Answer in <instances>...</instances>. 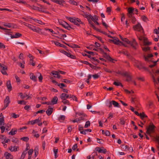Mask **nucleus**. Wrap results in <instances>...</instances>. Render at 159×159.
<instances>
[{
  "instance_id": "nucleus-1",
  "label": "nucleus",
  "mask_w": 159,
  "mask_h": 159,
  "mask_svg": "<svg viewBox=\"0 0 159 159\" xmlns=\"http://www.w3.org/2000/svg\"><path fill=\"white\" fill-rule=\"evenodd\" d=\"M66 18L69 20L71 22L74 23L75 25L79 26L80 24H84V23L81 21V20L79 18L75 17L71 18L67 17Z\"/></svg>"
},
{
  "instance_id": "nucleus-2",
  "label": "nucleus",
  "mask_w": 159,
  "mask_h": 159,
  "mask_svg": "<svg viewBox=\"0 0 159 159\" xmlns=\"http://www.w3.org/2000/svg\"><path fill=\"white\" fill-rule=\"evenodd\" d=\"M155 128L156 127L153 123H151L148 127L147 128L146 133L148 135L151 136L152 133L154 132Z\"/></svg>"
},
{
  "instance_id": "nucleus-3",
  "label": "nucleus",
  "mask_w": 159,
  "mask_h": 159,
  "mask_svg": "<svg viewBox=\"0 0 159 159\" xmlns=\"http://www.w3.org/2000/svg\"><path fill=\"white\" fill-rule=\"evenodd\" d=\"M25 25L33 31L39 33L40 34H43L42 32H40L41 30L39 28H37L33 25L28 23H26Z\"/></svg>"
},
{
  "instance_id": "nucleus-4",
  "label": "nucleus",
  "mask_w": 159,
  "mask_h": 159,
  "mask_svg": "<svg viewBox=\"0 0 159 159\" xmlns=\"http://www.w3.org/2000/svg\"><path fill=\"white\" fill-rule=\"evenodd\" d=\"M99 49L100 51V52L103 54V57L106 58L109 61L112 62V63H114V61H116L114 59L112 58L110 56L107 55V54L104 52V50L101 48H100Z\"/></svg>"
},
{
  "instance_id": "nucleus-5",
  "label": "nucleus",
  "mask_w": 159,
  "mask_h": 159,
  "mask_svg": "<svg viewBox=\"0 0 159 159\" xmlns=\"http://www.w3.org/2000/svg\"><path fill=\"white\" fill-rule=\"evenodd\" d=\"M117 73L120 74L123 76L126 77L127 79L126 80L127 81L129 82L130 81L132 80L131 76L129 72H122L121 71H119L117 72Z\"/></svg>"
},
{
  "instance_id": "nucleus-6",
  "label": "nucleus",
  "mask_w": 159,
  "mask_h": 159,
  "mask_svg": "<svg viewBox=\"0 0 159 159\" xmlns=\"http://www.w3.org/2000/svg\"><path fill=\"white\" fill-rule=\"evenodd\" d=\"M129 42L128 43V44L130 45L135 50L137 49V47L138 46V43L136 42L135 39H133L131 41H129Z\"/></svg>"
},
{
  "instance_id": "nucleus-7",
  "label": "nucleus",
  "mask_w": 159,
  "mask_h": 159,
  "mask_svg": "<svg viewBox=\"0 0 159 159\" xmlns=\"http://www.w3.org/2000/svg\"><path fill=\"white\" fill-rule=\"evenodd\" d=\"M10 102V98L9 96H7L4 100V106L2 108V110H5L8 106Z\"/></svg>"
},
{
  "instance_id": "nucleus-8",
  "label": "nucleus",
  "mask_w": 159,
  "mask_h": 159,
  "mask_svg": "<svg viewBox=\"0 0 159 159\" xmlns=\"http://www.w3.org/2000/svg\"><path fill=\"white\" fill-rule=\"evenodd\" d=\"M95 149L96 151L98 152L99 153H102L104 154H105L107 152V150L106 149L104 148L103 147L101 148L97 147L95 148Z\"/></svg>"
},
{
  "instance_id": "nucleus-9",
  "label": "nucleus",
  "mask_w": 159,
  "mask_h": 159,
  "mask_svg": "<svg viewBox=\"0 0 159 159\" xmlns=\"http://www.w3.org/2000/svg\"><path fill=\"white\" fill-rule=\"evenodd\" d=\"M133 28L134 30L139 31H140L141 30H143L142 26L139 23H138L136 25H134L133 26Z\"/></svg>"
},
{
  "instance_id": "nucleus-10",
  "label": "nucleus",
  "mask_w": 159,
  "mask_h": 159,
  "mask_svg": "<svg viewBox=\"0 0 159 159\" xmlns=\"http://www.w3.org/2000/svg\"><path fill=\"white\" fill-rule=\"evenodd\" d=\"M109 39L110 42H112L114 44L117 45L123 44V42L120 41L119 40H116V39Z\"/></svg>"
},
{
  "instance_id": "nucleus-11",
  "label": "nucleus",
  "mask_w": 159,
  "mask_h": 159,
  "mask_svg": "<svg viewBox=\"0 0 159 159\" xmlns=\"http://www.w3.org/2000/svg\"><path fill=\"white\" fill-rule=\"evenodd\" d=\"M153 55L152 54H148V55H144L143 58L145 60L148 62H150L152 60H149V59L153 57Z\"/></svg>"
},
{
  "instance_id": "nucleus-12",
  "label": "nucleus",
  "mask_w": 159,
  "mask_h": 159,
  "mask_svg": "<svg viewBox=\"0 0 159 159\" xmlns=\"http://www.w3.org/2000/svg\"><path fill=\"white\" fill-rule=\"evenodd\" d=\"M51 75H53L54 77L57 78H60L61 76L59 74V73L57 71L54 70L51 73Z\"/></svg>"
},
{
  "instance_id": "nucleus-13",
  "label": "nucleus",
  "mask_w": 159,
  "mask_h": 159,
  "mask_svg": "<svg viewBox=\"0 0 159 159\" xmlns=\"http://www.w3.org/2000/svg\"><path fill=\"white\" fill-rule=\"evenodd\" d=\"M51 1L56 3L60 5V6H63V3H65V1L64 0H51Z\"/></svg>"
},
{
  "instance_id": "nucleus-14",
  "label": "nucleus",
  "mask_w": 159,
  "mask_h": 159,
  "mask_svg": "<svg viewBox=\"0 0 159 159\" xmlns=\"http://www.w3.org/2000/svg\"><path fill=\"white\" fill-rule=\"evenodd\" d=\"M4 156L6 159H13V156L10 153L7 152H5L4 154Z\"/></svg>"
},
{
  "instance_id": "nucleus-15",
  "label": "nucleus",
  "mask_w": 159,
  "mask_h": 159,
  "mask_svg": "<svg viewBox=\"0 0 159 159\" xmlns=\"http://www.w3.org/2000/svg\"><path fill=\"white\" fill-rule=\"evenodd\" d=\"M48 108L46 111V112L47 115L48 116L51 115L53 111V108H50V107H48Z\"/></svg>"
},
{
  "instance_id": "nucleus-16",
  "label": "nucleus",
  "mask_w": 159,
  "mask_h": 159,
  "mask_svg": "<svg viewBox=\"0 0 159 159\" xmlns=\"http://www.w3.org/2000/svg\"><path fill=\"white\" fill-rule=\"evenodd\" d=\"M70 94H67L65 93H62L60 96V98L61 99H67L70 98Z\"/></svg>"
},
{
  "instance_id": "nucleus-17",
  "label": "nucleus",
  "mask_w": 159,
  "mask_h": 159,
  "mask_svg": "<svg viewBox=\"0 0 159 159\" xmlns=\"http://www.w3.org/2000/svg\"><path fill=\"white\" fill-rule=\"evenodd\" d=\"M58 99L57 96H55L52 99L51 102L52 105L56 104L57 102Z\"/></svg>"
},
{
  "instance_id": "nucleus-18",
  "label": "nucleus",
  "mask_w": 159,
  "mask_h": 159,
  "mask_svg": "<svg viewBox=\"0 0 159 159\" xmlns=\"http://www.w3.org/2000/svg\"><path fill=\"white\" fill-rule=\"evenodd\" d=\"M21 36L22 34L19 33H16L14 35L11 34V37L12 39L18 38Z\"/></svg>"
},
{
  "instance_id": "nucleus-19",
  "label": "nucleus",
  "mask_w": 159,
  "mask_h": 159,
  "mask_svg": "<svg viewBox=\"0 0 159 159\" xmlns=\"http://www.w3.org/2000/svg\"><path fill=\"white\" fill-rule=\"evenodd\" d=\"M30 79L34 82H36L37 80L36 76L34 75L33 73H30Z\"/></svg>"
},
{
  "instance_id": "nucleus-20",
  "label": "nucleus",
  "mask_w": 159,
  "mask_h": 159,
  "mask_svg": "<svg viewBox=\"0 0 159 159\" xmlns=\"http://www.w3.org/2000/svg\"><path fill=\"white\" fill-rule=\"evenodd\" d=\"M7 70V67L6 66H4V67H3L2 70H1V72L4 75H7V74L6 70Z\"/></svg>"
},
{
  "instance_id": "nucleus-21",
  "label": "nucleus",
  "mask_w": 159,
  "mask_h": 159,
  "mask_svg": "<svg viewBox=\"0 0 159 159\" xmlns=\"http://www.w3.org/2000/svg\"><path fill=\"white\" fill-rule=\"evenodd\" d=\"M7 87L8 89V90L9 92H10L12 90V87L11 84V82L10 81H8L7 83Z\"/></svg>"
},
{
  "instance_id": "nucleus-22",
  "label": "nucleus",
  "mask_w": 159,
  "mask_h": 159,
  "mask_svg": "<svg viewBox=\"0 0 159 159\" xmlns=\"http://www.w3.org/2000/svg\"><path fill=\"white\" fill-rule=\"evenodd\" d=\"M17 148H19L18 147L14 146L13 147L12 146H11L9 148V149L11 152H16L17 151Z\"/></svg>"
},
{
  "instance_id": "nucleus-23",
  "label": "nucleus",
  "mask_w": 159,
  "mask_h": 159,
  "mask_svg": "<svg viewBox=\"0 0 159 159\" xmlns=\"http://www.w3.org/2000/svg\"><path fill=\"white\" fill-rule=\"evenodd\" d=\"M3 25L8 28L14 27V25L11 23H4Z\"/></svg>"
},
{
  "instance_id": "nucleus-24",
  "label": "nucleus",
  "mask_w": 159,
  "mask_h": 159,
  "mask_svg": "<svg viewBox=\"0 0 159 159\" xmlns=\"http://www.w3.org/2000/svg\"><path fill=\"white\" fill-rule=\"evenodd\" d=\"M17 131L16 129H12L11 131L9 133V134L12 135H13L16 134Z\"/></svg>"
},
{
  "instance_id": "nucleus-25",
  "label": "nucleus",
  "mask_w": 159,
  "mask_h": 159,
  "mask_svg": "<svg viewBox=\"0 0 159 159\" xmlns=\"http://www.w3.org/2000/svg\"><path fill=\"white\" fill-rule=\"evenodd\" d=\"M137 67L139 70H141L142 69H143L145 70H147V68L143 66L141 63H140L139 64L137 65Z\"/></svg>"
},
{
  "instance_id": "nucleus-26",
  "label": "nucleus",
  "mask_w": 159,
  "mask_h": 159,
  "mask_svg": "<svg viewBox=\"0 0 159 159\" xmlns=\"http://www.w3.org/2000/svg\"><path fill=\"white\" fill-rule=\"evenodd\" d=\"M31 19H33L34 21L36 22H37L40 25H44L45 23H44L41 20L36 19H33V18H31Z\"/></svg>"
},
{
  "instance_id": "nucleus-27",
  "label": "nucleus",
  "mask_w": 159,
  "mask_h": 159,
  "mask_svg": "<svg viewBox=\"0 0 159 159\" xmlns=\"http://www.w3.org/2000/svg\"><path fill=\"white\" fill-rule=\"evenodd\" d=\"M112 104L116 107H120V105L119 103L115 101H112Z\"/></svg>"
},
{
  "instance_id": "nucleus-28",
  "label": "nucleus",
  "mask_w": 159,
  "mask_h": 159,
  "mask_svg": "<svg viewBox=\"0 0 159 159\" xmlns=\"http://www.w3.org/2000/svg\"><path fill=\"white\" fill-rule=\"evenodd\" d=\"M119 36L120 37V38L122 41L126 43L127 44L129 42V40L127 38H123L120 35H119Z\"/></svg>"
},
{
  "instance_id": "nucleus-29",
  "label": "nucleus",
  "mask_w": 159,
  "mask_h": 159,
  "mask_svg": "<svg viewBox=\"0 0 159 159\" xmlns=\"http://www.w3.org/2000/svg\"><path fill=\"white\" fill-rule=\"evenodd\" d=\"M34 157H36L39 154V148L38 147H36L34 149Z\"/></svg>"
},
{
  "instance_id": "nucleus-30",
  "label": "nucleus",
  "mask_w": 159,
  "mask_h": 159,
  "mask_svg": "<svg viewBox=\"0 0 159 159\" xmlns=\"http://www.w3.org/2000/svg\"><path fill=\"white\" fill-rule=\"evenodd\" d=\"M134 9L132 7H129L128 8V13L129 14H134V13H133V12L134 11Z\"/></svg>"
},
{
  "instance_id": "nucleus-31",
  "label": "nucleus",
  "mask_w": 159,
  "mask_h": 159,
  "mask_svg": "<svg viewBox=\"0 0 159 159\" xmlns=\"http://www.w3.org/2000/svg\"><path fill=\"white\" fill-rule=\"evenodd\" d=\"M83 16L84 17L86 18L87 20L89 19H91V18L93 17L91 15H88L85 13L84 15H83Z\"/></svg>"
},
{
  "instance_id": "nucleus-32",
  "label": "nucleus",
  "mask_w": 159,
  "mask_h": 159,
  "mask_svg": "<svg viewBox=\"0 0 159 159\" xmlns=\"http://www.w3.org/2000/svg\"><path fill=\"white\" fill-rule=\"evenodd\" d=\"M27 7H30V8L33 9L34 10H37L38 9H39L38 7L35 6H31L30 5L28 4Z\"/></svg>"
},
{
  "instance_id": "nucleus-33",
  "label": "nucleus",
  "mask_w": 159,
  "mask_h": 159,
  "mask_svg": "<svg viewBox=\"0 0 159 159\" xmlns=\"http://www.w3.org/2000/svg\"><path fill=\"white\" fill-rule=\"evenodd\" d=\"M70 98H72L73 100L75 101L76 102L78 101L77 98L74 95L70 94Z\"/></svg>"
},
{
  "instance_id": "nucleus-34",
  "label": "nucleus",
  "mask_w": 159,
  "mask_h": 159,
  "mask_svg": "<svg viewBox=\"0 0 159 159\" xmlns=\"http://www.w3.org/2000/svg\"><path fill=\"white\" fill-rule=\"evenodd\" d=\"M57 85L61 89H63L64 87H66V85L64 84V83H61L57 84Z\"/></svg>"
},
{
  "instance_id": "nucleus-35",
  "label": "nucleus",
  "mask_w": 159,
  "mask_h": 159,
  "mask_svg": "<svg viewBox=\"0 0 159 159\" xmlns=\"http://www.w3.org/2000/svg\"><path fill=\"white\" fill-rule=\"evenodd\" d=\"M62 102L64 104H67L69 105L70 104L69 101L66 99H62Z\"/></svg>"
},
{
  "instance_id": "nucleus-36",
  "label": "nucleus",
  "mask_w": 159,
  "mask_h": 159,
  "mask_svg": "<svg viewBox=\"0 0 159 159\" xmlns=\"http://www.w3.org/2000/svg\"><path fill=\"white\" fill-rule=\"evenodd\" d=\"M106 103V105L109 108H111L112 107V101H107Z\"/></svg>"
},
{
  "instance_id": "nucleus-37",
  "label": "nucleus",
  "mask_w": 159,
  "mask_h": 159,
  "mask_svg": "<svg viewBox=\"0 0 159 159\" xmlns=\"http://www.w3.org/2000/svg\"><path fill=\"white\" fill-rule=\"evenodd\" d=\"M113 84L116 86H120L122 87H123V85L120 82L115 81L113 83Z\"/></svg>"
},
{
  "instance_id": "nucleus-38",
  "label": "nucleus",
  "mask_w": 159,
  "mask_h": 159,
  "mask_svg": "<svg viewBox=\"0 0 159 159\" xmlns=\"http://www.w3.org/2000/svg\"><path fill=\"white\" fill-rule=\"evenodd\" d=\"M29 138L28 137H24L20 138V139L25 142H28L29 140Z\"/></svg>"
},
{
  "instance_id": "nucleus-39",
  "label": "nucleus",
  "mask_w": 159,
  "mask_h": 159,
  "mask_svg": "<svg viewBox=\"0 0 159 159\" xmlns=\"http://www.w3.org/2000/svg\"><path fill=\"white\" fill-rule=\"evenodd\" d=\"M97 140L98 143L101 144H103V143L104 142V140L102 139H99L98 138H97Z\"/></svg>"
},
{
  "instance_id": "nucleus-40",
  "label": "nucleus",
  "mask_w": 159,
  "mask_h": 159,
  "mask_svg": "<svg viewBox=\"0 0 159 159\" xmlns=\"http://www.w3.org/2000/svg\"><path fill=\"white\" fill-rule=\"evenodd\" d=\"M120 53H122L127 56L128 57L130 56V54H128V52L127 51H121L119 52Z\"/></svg>"
},
{
  "instance_id": "nucleus-41",
  "label": "nucleus",
  "mask_w": 159,
  "mask_h": 159,
  "mask_svg": "<svg viewBox=\"0 0 159 159\" xmlns=\"http://www.w3.org/2000/svg\"><path fill=\"white\" fill-rule=\"evenodd\" d=\"M61 81L63 82H64L67 84H70L71 82V81L70 80H69L67 79H63Z\"/></svg>"
},
{
  "instance_id": "nucleus-42",
  "label": "nucleus",
  "mask_w": 159,
  "mask_h": 159,
  "mask_svg": "<svg viewBox=\"0 0 159 159\" xmlns=\"http://www.w3.org/2000/svg\"><path fill=\"white\" fill-rule=\"evenodd\" d=\"M90 121H89V120H88L86 122V123L84 127L85 128H87L89 126H90Z\"/></svg>"
},
{
  "instance_id": "nucleus-43",
  "label": "nucleus",
  "mask_w": 159,
  "mask_h": 159,
  "mask_svg": "<svg viewBox=\"0 0 159 159\" xmlns=\"http://www.w3.org/2000/svg\"><path fill=\"white\" fill-rule=\"evenodd\" d=\"M16 2L18 3H23L25 4H27V3L25 1H22V0H15Z\"/></svg>"
},
{
  "instance_id": "nucleus-44",
  "label": "nucleus",
  "mask_w": 159,
  "mask_h": 159,
  "mask_svg": "<svg viewBox=\"0 0 159 159\" xmlns=\"http://www.w3.org/2000/svg\"><path fill=\"white\" fill-rule=\"evenodd\" d=\"M26 153L27 152L24 151L22 154L20 159H23L25 157Z\"/></svg>"
},
{
  "instance_id": "nucleus-45",
  "label": "nucleus",
  "mask_w": 159,
  "mask_h": 159,
  "mask_svg": "<svg viewBox=\"0 0 159 159\" xmlns=\"http://www.w3.org/2000/svg\"><path fill=\"white\" fill-rule=\"evenodd\" d=\"M53 151L54 153L55 158H56L58 157V156H57L58 149H54Z\"/></svg>"
},
{
  "instance_id": "nucleus-46",
  "label": "nucleus",
  "mask_w": 159,
  "mask_h": 159,
  "mask_svg": "<svg viewBox=\"0 0 159 159\" xmlns=\"http://www.w3.org/2000/svg\"><path fill=\"white\" fill-rule=\"evenodd\" d=\"M4 118H1V119L0 120V127L2 126V125H4Z\"/></svg>"
},
{
  "instance_id": "nucleus-47",
  "label": "nucleus",
  "mask_w": 159,
  "mask_h": 159,
  "mask_svg": "<svg viewBox=\"0 0 159 159\" xmlns=\"http://www.w3.org/2000/svg\"><path fill=\"white\" fill-rule=\"evenodd\" d=\"M142 19L144 22H147L148 20V19L145 16H143L141 17Z\"/></svg>"
},
{
  "instance_id": "nucleus-48",
  "label": "nucleus",
  "mask_w": 159,
  "mask_h": 159,
  "mask_svg": "<svg viewBox=\"0 0 159 159\" xmlns=\"http://www.w3.org/2000/svg\"><path fill=\"white\" fill-rule=\"evenodd\" d=\"M12 142L16 143H19V140L17 138H15L12 139Z\"/></svg>"
},
{
  "instance_id": "nucleus-49",
  "label": "nucleus",
  "mask_w": 159,
  "mask_h": 159,
  "mask_svg": "<svg viewBox=\"0 0 159 159\" xmlns=\"http://www.w3.org/2000/svg\"><path fill=\"white\" fill-rule=\"evenodd\" d=\"M65 118V116L64 115H61L58 118V120H64Z\"/></svg>"
},
{
  "instance_id": "nucleus-50",
  "label": "nucleus",
  "mask_w": 159,
  "mask_h": 159,
  "mask_svg": "<svg viewBox=\"0 0 159 159\" xmlns=\"http://www.w3.org/2000/svg\"><path fill=\"white\" fill-rule=\"evenodd\" d=\"M69 3L70 4H72L73 5H77V2H76L74 0H70L69 1Z\"/></svg>"
},
{
  "instance_id": "nucleus-51",
  "label": "nucleus",
  "mask_w": 159,
  "mask_h": 159,
  "mask_svg": "<svg viewBox=\"0 0 159 159\" xmlns=\"http://www.w3.org/2000/svg\"><path fill=\"white\" fill-rule=\"evenodd\" d=\"M139 116H140L141 118L142 119L144 117H147V116H146L143 112L142 113H140Z\"/></svg>"
},
{
  "instance_id": "nucleus-52",
  "label": "nucleus",
  "mask_w": 159,
  "mask_h": 159,
  "mask_svg": "<svg viewBox=\"0 0 159 159\" xmlns=\"http://www.w3.org/2000/svg\"><path fill=\"white\" fill-rule=\"evenodd\" d=\"M120 124L122 125H124L125 123V121L124 119L123 118H121L120 119Z\"/></svg>"
},
{
  "instance_id": "nucleus-53",
  "label": "nucleus",
  "mask_w": 159,
  "mask_h": 159,
  "mask_svg": "<svg viewBox=\"0 0 159 159\" xmlns=\"http://www.w3.org/2000/svg\"><path fill=\"white\" fill-rule=\"evenodd\" d=\"M11 116L13 118H16L19 117V115H18L14 113H12L11 114Z\"/></svg>"
},
{
  "instance_id": "nucleus-54",
  "label": "nucleus",
  "mask_w": 159,
  "mask_h": 159,
  "mask_svg": "<svg viewBox=\"0 0 159 159\" xmlns=\"http://www.w3.org/2000/svg\"><path fill=\"white\" fill-rule=\"evenodd\" d=\"M45 30H48V31H50L53 34H57V33H56V32H55L54 31H53V30L52 29H45Z\"/></svg>"
},
{
  "instance_id": "nucleus-55",
  "label": "nucleus",
  "mask_w": 159,
  "mask_h": 159,
  "mask_svg": "<svg viewBox=\"0 0 159 159\" xmlns=\"http://www.w3.org/2000/svg\"><path fill=\"white\" fill-rule=\"evenodd\" d=\"M91 26L95 30H96L97 31H99V29L97 28L96 27H95L93 23L91 25Z\"/></svg>"
},
{
  "instance_id": "nucleus-56",
  "label": "nucleus",
  "mask_w": 159,
  "mask_h": 159,
  "mask_svg": "<svg viewBox=\"0 0 159 159\" xmlns=\"http://www.w3.org/2000/svg\"><path fill=\"white\" fill-rule=\"evenodd\" d=\"M33 152V150L32 149H30L28 151V155L29 156H31V155Z\"/></svg>"
},
{
  "instance_id": "nucleus-57",
  "label": "nucleus",
  "mask_w": 159,
  "mask_h": 159,
  "mask_svg": "<svg viewBox=\"0 0 159 159\" xmlns=\"http://www.w3.org/2000/svg\"><path fill=\"white\" fill-rule=\"evenodd\" d=\"M131 20V22L133 24H134L136 21V19L134 16H133L132 18L130 19Z\"/></svg>"
},
{
  "instance_id": "nucleus-58",
  "label": "nucleus",
  "mask_w": 159,
  "mask_h": 159,
  "mask_svg": "<svg viewBox=\"0 0 159 159\" xmlns=\"http://www.w3.org/2000/svg\"><path fill=\"white\" fill-rule=\"evenodd\" d=\"M45 111V110H43L39 111L35 113L36 114H35V116H36V115L38 113H42L43 112H44Z\"/></svg>"
},
{
  "instance_id": "nucleus-59",
  "label": "nucleus",
  "mask_w": 159,
  "mask_h": 159,
  "mask_svg": "<svg viewBox=\"0 0 159 159\" xmlns=\"http://www.w3.org/2000/svg\"><path fill=\"white\" fill-rule=\"evenodd\" d=\"M150 48L149 47H144L143 48V50L145 52L149 50Z\"/></svg>"
},
{
  "instance_id": "nucleus-60",
  "label": "nucleus",
  "mask_w": 159,
  "mask_h": 159,
  "mask_svg": "<svg viewBox=\"0 0 159 159\" xmlns=\"http://www.w3.org/2000/svg\"><path fill=\"white\" fill-rule=\"evenodd\" d=\"M105 135L106 136H110V133L109 131L106 130L105 131Z\"/></svg>"
},
{
  "instance_id": "nucleus-61",
  "label": "nucleus",
  "mask_w": 159,
  "mask_h": 159,
  "mask_svg": "<svg viewBox=\"0 0 159 159\" xmlns=\"http://www.w3.org/2000/svg\"><path fill=\"white\" fill-rule=\"evenodd\" d=\"M0 128L1 130V133H3L5 130V128L4 126H2L0 127Z\"/></svg>"
},
{
  "instance_id": "nucleus-62",
  "label": "nucleus",
  "mask_w": 159,
  "mask_h": 159,
  "mask_svg": "<svg viewBox=\"0 0 159 159\" xmlns=\"http://www.w3.org/2000/svg\"><path fill=\"white\" fill-rule=\"evenodd\" d=\"M89 66L93 69H94L95 70L97 68H99L98 67H97L95 66H94L93 65H92L91 64H89Z\"/></svg>"
},
{
  "instance_id": "nucleus-63",
  "label": "nucleus",
  "mask_w": 159,
  "mask_h": 159,
  "mask_svg": "<svg viewBox=\"0 0 159 159\" xmlns=\"http://www.w3.org/2000/svg\"><path fill=\"white\" fill-rule=\"evenodd\" d=\"M92 76L94 79H97L99 77V75H98V74H95L94 75H93Z\"/></svg>"
},
{
  "instance_id": "nucleus-64",
  "label": "nucleus",
  "mask_w": 159,
  "mask_h": 159,
  "mask_svg": "<svg viewBox=\"0 0 159 159\" xmlns=\"http://www.w3.org/2000/svg\"><path fill=\"white\" fill-rule=\"evenodd\" d=\"M68 57L73 59H76V57L75 56L72 55L70 53Z\"/></svg>"
}]
</instances>
